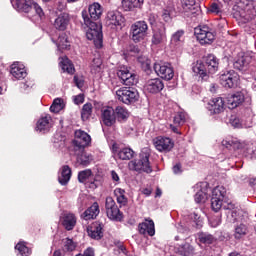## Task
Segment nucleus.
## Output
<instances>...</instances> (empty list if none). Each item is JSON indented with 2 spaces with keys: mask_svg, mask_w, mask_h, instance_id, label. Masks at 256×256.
<instances>
[{
  "mask_svg": "<svg viewBox=\"0 0 256 256\" xmlns=\"http://www.w3.org/2000/svg\"><path fill=\"white\" fill-rule=\"evenodd\" d=\"M226 193L227 190L223 186H217L212 190L211 207L213 211L217 212L223 206L224 209L228 210L227 215L228 217H232L233 223H236V221H240L241 223H243V221H245V216L242 214L241 210L235 209V205L233 203L223 205Z\"/></svg>",
  "mask_w": 256,
  "mask_h": 256,
  "instance_id": "f257e3e1",
  "label": "nucleus"
},
{
  "mask_svg": "<svg viewBox=\"0 0 256 256\" xmlns=\"http://www.w3.org/2000/svg\"><path fill=\"white\" fill-rule=\"evenodd\" d=\"M82 17L84 24L88 27L86 31L87 39L93 41L94 45L100 49V47H103V31L101 23L93 22L85 10L82 11Z\"/></svg>",
  "mask_w": 256,
  "mask_h": 256,
  "instance_id": "f03ea898",
  "label": "nucleus"
},
{
  "mask_svg": "<svg viewBox=\"0 0 256 256\" xmlns=\"http://www.w3.org/2000/svg\"><path fill=\"white\" fill-rule=\"evenodd\" d=\"M234 17L242 23H249L256 17V2L253 0H243L234 8Z\"/></svg>",
  "mask_w": 256,
  "mask_h": 256,
  "instance_id": "7ed1b4c3",
  "label": "nucleus"
},
{
  "mask_svg": "<svg viewBox=\"0 0 256 256\" xmlns=\"http://www.w3.org/2000/svg\"><path fill=\"white\" fill-rule=\"evenodd\" d=\"M11 4L16 11H19V13H29L34 10L40 19H43L45 16L43 8H41V6L36 2H33V0H11Z\"/></svg>",
  "mask_w": 256,
  "mask_h": 256,
  "instance_id": "20e7f679",
  "label": "nucleus"
},
{
  "mask_svg": "<svg viewBox=\"0 0 256 256\" xmlns=\"http://www.w3.org/2000/svg\"><path fill=\"white\" fill-rule=\"evenodd\" d=\"M116 99L124 105H131L139 101V92L135 88L122 87L116 91Z\"/></svg>",
  "mask_w": 256,
  "mask_h": 256,
  "instance_id": "39448f33",
  "label": "nucleus"
},
{
  "mask_svg": "<svg viewBox=\"0 0 256 256\" xmlns=\"http://www.w3.org/2000/svg\"><path fill=\"white\" fill-rule=\"evenodd\" d=\"M130 171H136L137 173H151V163L149 162V154L141 153L137 159H134L128 163Z\"/></svg>",
  "mask_w": 256,
  "mask_h": 256,
  "instance_id": "423d86ee",
  "label": "nucleus"
},
{
  "mask_svg": "<svg viewBox=\"0 0 256 256\" xmlns=\"http://www.w3.org/2000/svg\"><path fill=\"white\" fill-rule=\"evenodd\" d=\"M194 33L201 45H211L215 41V31L207 25L195 28Z\"/></svg>",
  "mask_w": 256,
  "mask_h": 256,
  "instance_id": "0eeeda50",
  "label": "nucleus"
},
{
  "mask_svg": "<svg viewBox=\"0 0 256 256\" xmlns=\"http://www.w3.org/2000/svg\"><path fill=\"white\" fill-rule=\"evenodd\" d=\"M131 39L134 43H141L147 37V31H149V26L145 21H137L131 26Z\"/></svg>",
  "mask_w": 256,
  "mask_h": 256,
  "instance_id": "6e6552de",
  "label": "nucleus"
},
{
  "mask_svg": "<svg viewBox=\"0 0 256 256\" xmlns=\"http://www.w3.org/2000/svg\"><path fill=\"white\" fill-rule=\"evenodd\" d=\"M72 144L74 151H83L85 147L91 145V136L83 130H76Z\"/></svg>",
  "mask_w": 256,
  "mask_h": 256,
  "instance_id": "1a4fd4ad",
  "label": "nucleus"
},
{
  "mask_svg": "<svg viewBox=\"0 0 256 256\" xmlns=\"http://www.w3.org/2000/svg\"><path fill=\"white\" fill-rule=\"evenodd\" d=\"M239 83V74L234 70H228L220 75V85L225 89H233Z\"/></svg>",
  "mask_w": 256,
  "mask_h": 256,
  "instance_id": "9d476101",
  "label": "nucleus"
},
{
  "mask_svg": "<svg viewBox=\"0 0 256 256\" xmlns=\"http://www.w3.org/2000/svg\"><path fill=\"white\" fill-rule=\"evenodd\" d=\"M105 209L108 219H111L112 221H121V219H123V214L113 198H106Z\"/></svg>",
  "mask_w": 256,
  "mask_h": 256,
  "instance_id": "9b49d317",
  "label": "nucleus"
},
{
  "mask_svg": "<svg viewBox=\"0 0 256 256\" xmlns=\"http://www.w3.org/2000/svg\"><path fill=\"white\" fill-rule=\"evenodd\" d=\"M183 35H185V32L183 30H178L171 36L170 49L172 53H175L176 55H181V53H183V46L185 45Z\"/></svg>",
  "mask_w": 256,
  "mask_h": 256,
  "instance_id": "f8f14e48",
  "label": "nucleus"
},
{
  "mask_svg": "<svg viewBox=\"0 0 256 256\" xmlns=\"http://www.w3.org/2000/svg\"><path fill=\"white\" fill-rule=\"evenodd\" d=\"M105 23L110 29H117V27L123 26L125 18L121 12L113 10L107 13Z\"/></svg>",
  "mask_w": 256,
  "mask_h": 256,
  "instance_id": "ddd939ff",
  "label": "nucleus"
},
{
  "mask_svg": "<svg viewBox=\"0 0 256 256\" xmlns=\"http://www.w3.org/2000/svg\"><path fill=\"white\" fill-rule=\"evenodd\" d=\"M153 145L160 153H169L175 146L173 140L169 137L157 136L153 140Z\"/></svg>",
  "mask_w": 256,
  "mask_h": 256,
  "instance_id": "4468645a",
  "label": "nucleus"
},
{
  "mask_svg": "<svg viewBox=\"0 0 256 256\" xmlns=\"http://www.w3.org/2000/svg\"><path fill=\"white\" fill-rule=\"evenodd\" d=\"M154 71L158 77H161V79H165L166 81H171L175 75V72H173V68L169 63H155Z\"/></svg>",
  "mask_w": 256,
  "mask_h": 256,
  "instance_id": "2eb2a0df",
  "label": "nucleus"
},
{
  "mask_svg": "<svg viewBox=\"0 0 256 256\" xmlns=\"http://www.w3.org/2000/svg\"><path fill=\"white\" fill-rule=\"evenodd\" d=\"M206 109L210 115H220V113L225 111V100L221 97L212 98L206 104Z\"/></svg>",
  "mask_w": 256,
  "mask_h": 256,
  "instance_id": "dca6fc26",
  "label": "nucleus"
},
{
  "mask_svg": "<svg viewBox=\"0 0 256 256\" xmlns=\"http://www.w3.org/2000/svg\"><path fill=\"white\" fill-rule=\"evenodd\" d=\"M245 95H247V91L245 90L236 92L232 95H228L226 98L228 109H237L239 105H243V102L245 101Z\"/></svg>",
  "mask_w": 256,
  "mask_h": 256,
  "instance_id": "f3484780",
  "label": "nucleus"
},
{
  "mask_svg": "<svg viewBox=\"0 0 256 256\" xmlns=\"http://www.w3.org/2000/svg\"><path fill=\"white\" fill-rule=\"evenodd\" d=\"M117 119L115 116V109L113 107H103L101 109V122L106 127H113V124L116 123Z\"/></svg>",
  "mask_w": 256,
  "mask_h": 256,
  "instance_id": "a211bd4d",
  "label": "nucleus"
},
{
  "mask_svg": "<svg viewBox=\"0 0 256 256\" xmlns=\"http://www.w3.org/2000/svg\"><path fill=\"white\" fill-rule=\"evenodd\" d=\"M51 127H53V119L51 115L45 114L38 119L35 130L38 133H49Z\"/></svg>",
  "mask_w": 256,
  "mask_h": 256,
  "instance_id": "6ab92c4d",
  "label": "nucleus"
},
{
  "mask_svg": "<svg viewBox=\"0 0 256 256\" xmlns=\"http://www.w3.org/2000/svg\"><path fill=\"white\" fill-rule=\"evenodd\" d=\"M117 75L119 79H121L123 85L131 87V85H135L137 83V76L129 71L128 68H121Z\"/></svg>",
  "mask_w": 256,
  "mask_h": 256,
  "instance_id": "aec40b11",
  "label": "nucleus"
},
{
  "mask_svg": "<svg viewBox=\"0 0 256 256\" xmlns=\"http://www.w3.org/2000/svg\"><path fill=\"white\" fill-rule=\"evenodd\" d=\"M192 71L196 77H199L202 81H207L209 79V72L207 71V66L201 60H197L192 64Z\"/></svg>",
  "mask_w": 256,
  "mask_h": 256,
  "instance_id": "412c9836",
  "label": "nucleus"
},
{
  "mask_svg": "<svg viewBox=\"0 0 256 256\" xmlns=\"http://www.w3.org/2000/svg\"><path fill=\"white\" fill-rule=\"evenodd\" d=\"M10 74L13 77V81H21V79L27 77V69H25V65L22 63L15 62L11 65Z\"/></svg>",
  "mask_w": 256,
  "mask_h": 256,
  "instance_id": "4be33fe9",
  "label": "nucleus"
},
{
  "mask_svg": "<svg viewBox=\"0 0 256 256\" xmlns=\"http://www.w3.org/2000/svg\"><path fill=\"white\" fill-rule=\"evenodd\" d=\"M182 13L186 17L197 15L201 11V8L197 6L195 0H183L182 2Z\"/></svg>",
  "mask_w": 256,
  "mask_h": 256,
  "instance_id": "5701e85b",
  "label": "nucleus"
},
{
  "mask_svg": "<svg viewBox=\"0 0 256 256\" xmlns=\"http://www.w3.org/2000/svg\"><path fill=\"white\" fill-rule=\"evenodd\" d=\"M164 88L165 84L163 80L159 78L150 79L145 84V90L148 91V93H161Z\"/></svg>",
  "mask_w": 256,
  "mask_h": 256,
  "instance_id": "b1692460",
  "label": "nucleus"
},
{
  "mask_svg": "<svg viewBox=\"0 0 256 256\" xmlns=\"http://www.w3.org/2000/svg\"><path fill=\"white\" fill-rule=\"evenodd\" d=\"M194 191H197L194 200L196 203H205L209 199V194H207V188H205V183H198L194 186Z\"/></svg>",
  "mask_w": 256,
  "mask_h": 256,
  "instance_id": "393cba45",
  "label": "nucleus"
},
{
  "mask_svg": "<svg viewBox=\"0 0 256 256\" xmlns=\"http://www.w3.org/2000/svg\"><path fill=\"white\" fill-rule=\"evenodd\" d=\"M251 121V117L243 118L237 114L230 116L229 123L235 129H241V127H251V124H248Z\"/></svg>",
  "mask_w": 256,
  "mask_h": 256,
  "instance_id": "a878e982",
  "label": "nucleus"
},
{
  "mask_svg": "<svg viewBox=\"0 0 256 256\" xmlns=\"http://www.w3.org/2000/svg\"><path fill=\"white\" fill-rule=\"evenodd\" d=\"M208 75H215L219 71V59L213 54L206 57L205 63Z\"/></svg>",
  "mask_w": 256,
  "mask_h": 256,
  "instance_id": "bb28decb",
  "label": "nucleus"
},
{
  "mask_svg": "<svg viewBox=\"0 0 256 256\" xmlns=\"http://www.w3.org/2000/svg\"><path fill=\"white\" fill-rule=\"evenodd\" d=\"M138 231L141 235H149L150 237H153V235H155V222L146 219L138 225Z\"/></svg>",
  "mask_w": 256,
  "mask_h": 256,
  "instance_id": "cd10ccee",
  "label": "nucleus"
},
{
  "mask_svg": "<svg viewBox=\"0 0 256 256\" xmlns=\"http://www.w3.org/2000/svg\"><path fill=\"white\" fill-rule=\"evenodd\" d=\"M75 155L77 156V162L82 165L83 167H89L91 163L95 160L93 154L84 151H74Z\"/></svg>",
  "mask_w": 256,
  "mask_h": 256,
  "instance_id": "c85d7f7f",
  "label": "nucleus"
},
{
  "mask_svg": "<svg viewBox=\"0 0 256 256\" xmlns=\"http://www.w3.org/2000/svg\"><path fill=\"white\" fill-rule=\"evenodd\" d=\"M187 121V114L185 112H178L174 116V124H170V129L173 131V133H176L177 135H181V132L179 131V127L182 125H185V122Z\"/></svg>",
  "mask_w": 256,
  "mask_h": 256,
  "instance_id": "c756f323",
  "label": "nucleus"
},
{
  "mask_svg": "<svg viewBox=\"0 0 256 256\" xmlns=\"http://www.w3.org/2000/svg\"><path fill=\"white\" fill-rule=\"evenodd\" d=\"M62 225L66 231H73L77 225V217L73 213H64L61 217Z\"/></svg>",
  "mask_w": 256,
  "mask_h": 256,
  "instance_id": "7c9ffc66",
  "label": "nucleus"
},
{
  "mask_svg": "<svg viewBox=\"0 0 256 256\" xmlns=\"http://www.w3.org/2000/svg\"><path fill=\"white\" fill-rule=\"evenodd\" d=\"M88 235L91 239H96L99 241L103 237V224L99 222H94L91 226L88 227Z\"/></svg>",
  "mask_w": 256,
  "mask_h": 256,
  "instance_id": "2f4dec72",
  "label": "nucleus"
},
{
  "mask_svg": "<svg viewBox=\"0 0 256 256\" xmlns=\"http://www.w3.org/2000/svg\"><path fill=\"white\" fill-rule=\"evenodd\" d=\"M175 253L181 256H193L195 255V248L189 243L185 244H176L174 247Z\"/></svg>",
  "mask_w": 256,
  "mask_h": 256,
  "instance_id": "473e14b6",
  "label": "nucleus"
},
{
  "mask_svg": "<svg viewBox=\"0 0 256 256\" xmlns=\"http://www.w3.org/2000/svg\"><path fill=\"white\" fill-rule=\"evenodd\" d=\"M251 59L252 58L249 54H238L234 61V68L238 69V71H243V69L251 63Z\"/></svg>",
  "mask_w": 256,
  "mask_h": 256,
  "instance_id": "72a5a7b5",
  "label": "nucleus"
},
{
  "mask_svg": "<svg viewBox=\"0 0 256 256\" xmlns=\"http://www.w3.org/2000/svg\"><path fill=\"white\" fill-rule=\"evenodd\" d=\"M67 25H69V14H59L54 21L55 29H57L58 31H65V29H67Z\"/></svg>",
  "mask_w": 256,
  "mask_h": 256,
  "instance_id": "f704fd0d",
  "label": "nucleus"
},
{
  "mask_svg": "<svg viewBox=\"0 0 256 256\" xmlns=\"http://www.w3.org/2000/svg\"><path fill=\"white\" fill-rule=\"evenodd\" d=\"M88 13L90 19L97 21L98 19H101V15H103V7L101 4L94 2L93 4L89 5Z\"/></svg>",
  "mask_w": 256,
  "mask_h": 256,
  "instance_id": "c9c22d12",
  "label": "nucleus"
},
{
  "mask_svg": "<svg viewBox=\"0 0 256 256\" xmlns=\"http://www.w3.org/2000/svg\"><path fill=\"white\" fill-rule=\"evenodd\" d=\"M99 213V204L95 202L83 213L82 217L85 221H89L91 219H96Z\"/></svg>",
  "mask_w": 256,
  "mask_h": 256,
  "instance_id": "e433bc0d",
  "label": "nucleus"
},
{
  "mask_svg": "<svg viewBox=\"0 0 256 256\" xmlns=\"http://www.w3.org/2000/svg\"><path fill=\"white\" fill-rule=\"evenodd\" d=\"M59 65L64 73H69L70 75L75 73V67L73 66V63H71V60L67 58V56L59 58Z\"/></svg>",
  "mask_w": 256,
  "mask_h": 256,
  "instance_id": "4c0bfd02",
  "label": "nucleus"
},
{
  "mask_svg": "<svg viewBox=\"0 0 256 256\" xmlns=\"http://www.w3.org/2000/svg\"><path fill=\"white\" fill-rule=\"evenodd\" d=\"M58 181L60 185H67L71 181V168L69 166H63L60 169V174L58 175Z\"/></svg>",
  "mask_w": 256,
  "mask_h": 256,
  "instance_id": "58836bf2",
  "label": "nucleus"
},
{
  "mask_svg": "<svg viewBox=\"0 0 256 256\" xmlns=\"http://www.w3.org/2000/svg\"><path fill=\"white\" fill-rule=\"evenodd\" d=\"M53 43L56 44L58 51H63V49H69L71 47V44L69 43V39L67 38V34L62 33L58 40L55 42V40L52 38Z\"/></svg>",
  "mask_w": 256,
  "mask_h": 256,
  "instance_id": "ea45409f",
  "label": "nucleus"
},
{
  "mask_svg": "<svg viewBox=\"0 0 256 256\" xmlns=\"http://www.w3.org/2000/svg\"><path fill=\"white\" fill-rule=\"evenodd\" d=\"M143 5V0H123L122 8L124 11H133Z\"/></svg>",
  "mask_w": 256,
  "mask_h": 256,
  "instance_id": "a19ab883",
  "label": "nucleus"
},
{
  "mask_svg": "<svg viewBox=\"0 0 256 256\" xmlns=\"http://www.w3.org/2000/svg\"><path fill=\"white\" fill-rule=\"evenodd\" d=\"M114 114L117 121L123 122L129 119V110H127V108L125 107H122V106L116 107L114 110Z\"/></svg>",
  "mask_w": 256,
  "mask_h": 256,
  "instance_id": "79ce46f5",
  "label": "nucleus"
},
{
  "mask_svg": "<svg viewBox=\"0 0 256 256\" xmlns=\"http://www.w3.org/2000/svg\"><path fill=\"white\" fill-rule=\"evenodd\" d=\"M165 39H167V34L165 33V28H162L154 32L152 43L153 45H160V43L165 41Z\"/></svg>",
  "mask_w": 256,
  "mask_h": 256,
  "instance_id": "37998d69",
  "label": "nucleus"
},
{
  "mask_svg": "<svg viewBox=\"0 0 256 256\" xmlns=\"http://www.w3.org/2000/svg\"><path fill=\"white\" fill-rule=\"evenodd\" d=\"M90 71L94 75L101 73V71H103V60H101V58H94L90 65Z\"/></svg>",
  "mask_w": 256,
  "mask_h": 256,
  "instance_id": "c03bdc74",
  "label": "nucleus"
},
{
  "mask_svg": "<svg viewBox=\"0 0 256 256\" xmlns=\"http://www.w3.org/2000/svg\"><path fill=\"white\" fill-rule=\"evenodd\" d=\"M16 253L17 256H29L31 255V249L27 247V245L24 242H19L16 246Z\"/></svg>",
  "mask_w": 256,
  "mask_h": 256,
  "instance_id": "a18cd8bd",
  "label": "nucleus"
},
{
  "mask_svg": "<svg viewBox=\"0 0 256 256\" xmlns=\"http://www.w3.org/2000/svg\"><path fill=\"white\" fill-rule=\"evenodd\" d=\"M133 155H135V152L131 148H123L118 152V157L122 161H129V159H133Z\"/></svg>",
  "mask_w": 256,
  "mask_h": 256,
  "instance_id": "49530a36",
  "label": "nucleus"
},
{
  "mask_svg": "<svg viewBox=\"0 0 256 256\" xmlns=\"http://www.w3.org/2000/svg\"><path fill=\"white\" fill-rule=\"evenodd\" d=\"M247 235V225L240 223L235 227L234 238L243 239Z\"/></svg>",
  "mask_w": 256,
  "mask_h": 256,
  "instance_id": "de8ad7c7",
  "label": "nucleus"
},
{
  "mask_svg": "<svg viewBox=\"0 0 256 256\" xmlns=\"http://www.w3.org/2000/svg\"><path fill=\"white\" fill-rule=\"evenodd\" d=\"M92 113H93V104L91 103L84 104L81 110L82 121H87L91 117Z\"/></svg>",
  "mask_w": 256,
  "mask_h": 256,
  "instance_id": "09e8293b",
  "label": "nucleus"
},
{
  "mask_svg": "<svg viewBox=\"0 0 256 256\" xmlns=\"http://www.w3.org/2000/svg\"><path fill=\"white\" fill-rule=\"evenodd\" d=\"M77 249V242L73 241L71 238H66L63 240V251L71 253Z\"/></svg>",
  "mask_w": 256,
  "mask_h": 256,
  "instance_id": "8fccbe9b",
  "label": "nucleus"
},
{
  "mask_svg": "<svg viewBox=\"0 0 256 256\" xmlns=\"http://www.w3.org/2000/svg\"><path fill=\"white\" fill-rule=\"evenodd\" d=\"M114 195L116 196L117 203H119V205L127 204V197H125V190L121 188H116L114 190Z\"/></svg>",
  "mask_w": 256,
  "mask_h": 256,
  "instance_id": "3c124183",
  "label": "nucleus"
},
{
  "mask_svg": "<svg viewBox=\"0 0 256 256\" xmlns=\"http://www.w3.org/2000/svg\"><path fill=\"white\" fill-rule=\"evenodd\" d=\"M139 53V48L135 45H129L123 50L124 59H129V57H135Z\"/></svg>",
  "mask_w": 256,
  "mask_h": 256,
  "instance_id": "603ef678",
  "label": "nucleus"
},
{
  "mask_svg": "<svg viewBox=\"0 0 256 256\" xmlns=\"http://www.w3.org/2000/svg\"><path fill=\"white\" fill-rule=\"evenodd\" d=\"M91 177H93V171L91 169H86L78 173V181L80 183H87Z\"/></svg>",
  "mask_w": 256,
  "mask_h": 256,
  "instance_id": "864d4df0",
  "label": "nucleus"
},
{
  "mask_svg": "<svg viewBox=\"0 0 256 256\" xmlns=\"http://www.w3.org/2000/svg\"><path fill=\"white\" fill-rule=\"evenodd\" d=\"M198 239L200 243H204L205 245H211V243H215V237L209 233H200L198 235Z\"/></svg>",
  "mask_w": 256,
  "mask_h": 256,
  "instance_id": "5fc2aeb1",
  "label": "nucleus"
},
{
  "mask_svg": "<svg viewBox=\"0 0 256 256\" xmlns=\"http://www.w3.org/2000/svg\"><path fill=\"white\" fill-rule=\"evenodd\" d=\"M63 109V100L60 98H56L52 105L50 106V111L52 113H59V111H62Z\"/></svg>",
  "mask_w": 256,
  "mask_h": 256,
  "instance_id": "6e6d98bb",
  "label": "nucleus"
},
{
  "mask_svg": "<svg viewBox=\"0 0 256 256\" xmlns=\"http://www.w3.org/2000/svg\"><path fill=\"white\" fill-rule=\"evenodd\" d=\"M222 146L226 149H237L239 147V144L229 138H226L222 140Z\"/></svg>",
  "mask_w": 256,
  "mask_h": 256,
  "instance_id": "4d7b16f0",
  "label": "nucleus"
},
{
  "mask_svg": "<svg viewBox=\"0 0 256 256\" xmlns=\"http://www.w3.org/2000/svg\"><path fill=\"white\" fill-rule=\"evenodd\" d=\"M191 219L193 221V225L197 227V229H201L203 227V219H201V216H198L197 213L191 214Z\"/></svg>",
  "mask_w": 256,
  "mask_h": 256,
  "instance_id": "13d9d810",
  "label": "nucleus"
},
{
  "mask_svg": "<svg viewBox=\"0 0 256 256\" xmlns=\"http://www.w3.org/2000/svg\"><path fill=\"white\" fill-rule=\"evenodd\" d=\"M138 62L142 65L143 69H149L151 67V60L146 56H139Z\"/></svg>",
  "mask_w": 256,
  "mask_h": 256,
  "instance_id": "bf43d9fd",
  "label": "nucleus"
},
{
  "mask_svg": "<svg viewBox=\"0 0 256 256\" xmlns=\"http://www.w3.org/2000/svg\"><path fill=\"white\" fill-rule=\"evenodd\" d=\"M76 256H95V249L93 247H88L84 250L83 254L79 253Z\"/></svg>",
  "mask_w": 256,
  "mask_h": 256,
  "instance_id": "052dcab7",
  "label": "nucleus"
},
{
  "mask_svg": "<svg viewBox=\"0 0 256 256\" xmlns=\"http://www.w3.org/2000/svg\"><path fill=\"white\" fill-rule=\"evenodd\" d=\"M74 83H75L76 87H78V89H83V85H84L85 81L83 80L82 77L74 76Z\"/></svg>",
  "mask_w": 256,
  "mask_h": 256,
  "instance_id": "680f3d73",
  "label": "nucleus"
},
{
  "mask_svg": "<svg viewBox=\"0 0 256 256\" xmlns=\"http://www.w3.org/2000/svg\"><path fill=\"white\" fill-rule=\"evenodd\" d=\"M211 227H219L221 225V216H215L210 220Z\"/></svg>",
  "mask_w": 256,
  "mask_h": 256,
  "instance_id": "e2e57ef3",
  "label": "nucleus"
},
{
  "mask_svg": "<svg viewBox=\"0 0 256 256\" xmlns=\"http://www.w3.org/2000/svg\"><path fill=\"white\" fill-rule=\"evenodd\" d=\"M111 178H112V181H113L114 185H119V183H121V179L119 178V174H117V172H115V170L111 171Z\"/></svg>",
  "mask_w": 256,
  "mask_h": 256,
  "instance_id": "0e129e2a",
  "label": "nucleus"
},
{
  "mask_svg": "<svg viewBox=\"0 0 256 256\" xmlns=\"http://www.w3.org/2000/svg\"><path fill=\"white\" fill-rule=\"evenodd\" d=\"M210 12L215 13V15H219V13H221V7L219 6V4L213 3L210 6Z\"/></svg>",
  "mask_w": 256,
  "mask_h": 256,
  "instance_id": "69168bd1",
  "label": "nucleus"
},
{
  "mask_svg": "<svg viewBox=\"0 0 256 256\" xmlns=\"http://www.w3.org/2000/svg\"><path fill=\"white\" fill-rule=\"evenodd\" d=\"M84 101H85V96L83 94L74 96L75 105H81Z\"/></svg>",
  "mask_w": 256,
  "mask_h": 256,
  "instance_id": "338daca9",
  "label": "nucleus"
},
{
  "mask_svg": "<svg viewBox=\"0 0 256 256\" xmlns=\"http://www.w3.org/2000/svg\"><path fill=\"white\" fill-rule=\"evenodd\" d=\"M174 175H181L183 173V169L181 168V164H176L172 168Z\"/></svg>",
  "mask_w": 256,
  "mask_h": 256,
  "instance_id": "774afa93",
  "label": "nucleus"
}]
</instances>
